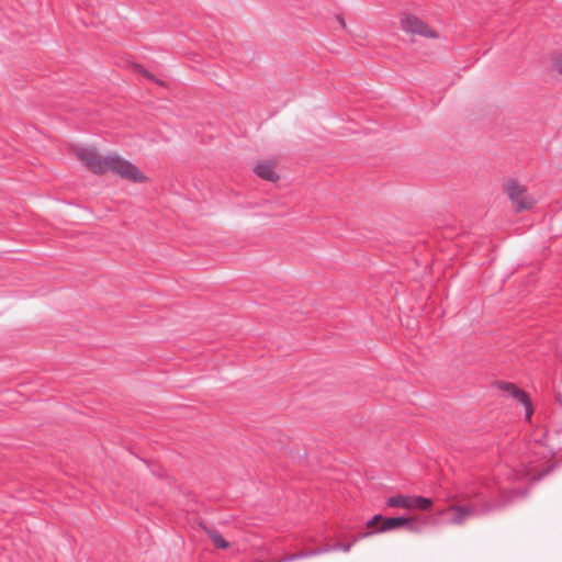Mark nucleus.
<instances>
[{"label": "nucleus", "mask_w": 562, "mask_h": 562, "mask_svg": "<svg viewBox=\"0 0 562 562\" xmlns=\"http://www.w3.org/2000/svg\"><path fill=\"white\" fill-rule=\"evenodd\" d=\"M75 156L85 167L95 175H103L109 171L110 155H101L94 147H77Z\"/></svg>", "instance_id": "obj_3"}, {"label": "nucleus", "mask_w": 562, "mask_h": 562, "mask_svg": "<svg viewBox=\"0 0 562 562\" xmlns=\"http://www.w3.org/2000/svg\"><path fill=\"white\" fill-rule=\"evenodd\" d=\"M548 69L562 78V50H553L548 55Z\"/></svg>", "instance_id": "obj_9"}, {"label": "nucleus", "mask_w": 562, "mask_h": 562, "mask_svg": "<svg viewBox=\"0 0 562 562\" xmlns=\"http://www.w3.org/2000/svg\"><path fill=\"white\" fill-rule=\"evenodd\" d=\"M252 170L259 178L266 181L278 182L280 180L276 162L272 160H260L255 164Z\"/></svg>", "instance_id": "obj_8"}, {"label": "nucleus", "mask_w": 562, "mask_h": 562, "mask_svg": "<svg viewBox=\"0 0 562 562\" xmlns=\"http://www.w3.org/2000/svg\"><path fill=\"white\" fill-rule=\"evenodd\" d=\"M387 505L390 507H400L405 509L427 510L431 507L432 502L430 498L423 496L396 495L387 499Z\"/></svg>", "instance_id": "obj_5"}, {"label": "nucleus", "mask_w": 562, "mask_h": 562, "mask_svg": "<svg viewBox=\"0 0 562 562\" xmlns=\"http://www.w3.org/2000/svg\"><path fill=\"white\" fill-rule=\"evenodd\" d=\"M206 532L215 547L221 549H227L229 547L228 541H226L218 532L214 530H207Z\"/></svg>", "instance_id": "obj_11"}, {"label": "nucleus", "mask_w": 562, "mask_h": 562, "mask_svg": "<svg viewBox=\"0 0 562 562\" xmlns=\"http://www.w3.org/2000/svg\"><path fill=\"white\" fill-rule=\"evenodd\" d=\"M400 27L411 37L418 36L434 41L440 38V34L437 30L431 27L427 22L417 15L409 12H403L400 14Z\"/></svg>", "instance_id": "obj_1"}, {"label": "nucleus", "mask_w": 562, "mask_h": 562, "mask_svg": "<svg viewBox=\"0 0 562 562\" xmlns=\"http://www.w3.org/2000/svg\"><path fill=\"white\" fill-rule=\"evenodd\" d=\"M498 387L505 393H507L509 396L516 398L519 403H521L525 406L526 420L530 422L531 416L533 414V407L529 395L513 383H499Z\"/></svg>", "instance_id": "obj_6"}, {"label": "nucleus", "mask_w": 562, "mask_h": 562, "mask_svg": "<svg viewBox=\"0 0 562 562\" xmlns=\"http://www.w3.org/2000/svg\"><path fill=\"white\" fill-rule=\"evenodd\" d=\"M381 522V526L383 525V517L381 515H375L374 517H372L368 522H367V527L368 528H374L378 524Z\"/></svg>", "instance_id": "obj_12"}, {"label": "nucleus", "mask_w": 562, "mask_h": 562, "mask_svg": "<svg viewBox=\"0 0 562 562\" xmlns=\"http://www.w3.org/2000/svg\"><path fill=\"white\" fill-rule=\"evenodd\" d=\"M446 513L450 514L448 522L452 526L460 527L474 515V509L471 506L452 504L446 509Z\"/></svg>", "instance_id": "obj_7"}, {"label": "nucleus", "mask_w": 562, "mask_h": 562, "mask_svg": "<svg viewBox=\"0 0 562 562\" xmlns=\"http://www.w3.org/2000/svg\"><path fill=\"white\" fill-rule=\"evenodd\" d=\"M109 162V171L127 181L138 184L150 182V178L136 165L116 154H110Z\"/></svg>", "instance_id": "obj_2"}, {"label": "nucleus", "mask_w": 562, "mask_h": 562, "mask_svg": "<svg viewBox=\"0 0 562 562\" xmlns=\"http://www.w3.org/2000/svg\"><path fill=\"white\" fill-rule=\"evenodd\" d=\"M504 190L516 212L530 210L537 203V200L528 192L527 188L517 180L508 179L504 183Z\"/></svg>", "instance_id": "obj_4"}, {"label": "nucleus", "mask_w": 562, "mask_h": 562, "mask_svg": "<svg viewBox=\"0 0 562 562\" xmlns=\"http://www.w3.org/2000/svg\"><path fill=\"white\" fill-rule=\"evenodd\" d=\"M409 522L408 518L404 517H392V518H383V525L381 526V531L391 530L397 527L405 526Z\"/></svg>", "instance_id": "obj_10"}]
</instances>
